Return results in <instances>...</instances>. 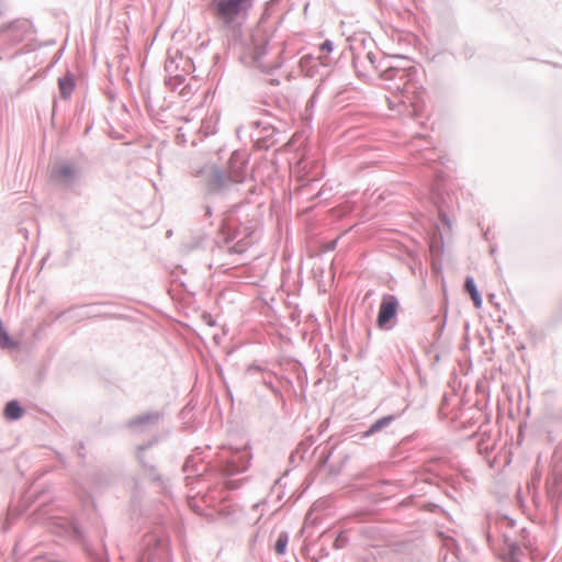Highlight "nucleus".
<instances>
[{"label": "nucleus", "instance_id": "nucleus-63", "mask_svg": "<svg viewBox=\"0 0 562 562\" xmlns=\"http://www.w3.org/2000/svg\"><path fill=\"white\" fill-rule=\"evenodd\" d=\"M272 82H273L274 85H279V80H278V79H274Z\"/></svg>", "mask_w": 562, "mask_h": 562}, {"label": "nucleus", "instance_id": "nucleus-29", "mask_svg": "<svg viewBox=\"0 0 562 562\" xmlns=\"http://www.w3.org/2000/svg\"><path fill=\"white\" fill-rule=\"evenodd\" d=\"M220 116L216 113H213L209 119L204 120L202 123V130L206 136L214 135L216 133L215 126L212 125V122L215 124L218 122Z\"/></svg>", "mask_w": 562, "mask_h": 562}, {"label": "nucleus", "instance_id": "nucleus-49", "mask_svg": "<svg viewBox=\"0 0 562 562\" xmlns=\"http://www.w3.org/2000/svg\"><path fill=\"white\" fill-rule=\"evenodd\" d=\"M319 552H321V557H322V558H325V557H328V555H329V551H328V549H327V548H325V547H322V548H321V550H319Z\"/></svg>", "mask_w": 562, "mask_h": 562}, {"label": "nucleus", "instance_id": "nucleus-22", "mask_svg": "<svg viewBox=\"0 0 562 562\" xmlns=\"http://www.w3.org/2000/svg\"><path fill=\"white\" fill-rule=\"evenodd\" d=\"M317 60H319L323 66H329L331 64V60L326 56L314 57L311 54L302 56L300 64L303 68H307L310 76H314V74L317 71Z\"/></svg>", "mask_w": 562, "mask_h": 562}, {"label": "nucleus", "instance_id": "nucleus-25", "mask_svg": "<svg viewBox=\"0 0 562 562\" xmlns=\"http://www.w3.org/2000/svg\"><path fill=\"white\" fill-rule=\"evenodd\" d=\"M440 312L442 313V316L438 324L436 325V329L432 333V338L435 341H439L442 337V334L445 331L446 325H447V318H448V299L445 297Z\"/></svg>", "mask_w": 562, "mask_h": 562}, {"label": "nucleus", "instance_id": "nucleus-50", "mask_svg": "<svg viewBox=\"0 0 562 562\" xmlns=\"http://www.w3.org/2000/svg\"><path fill=\"white\" fill-rule=\"evenodd\" d=\"M56 108H57V99L54 98L53 100V111H52V119L54 120L55 115H56Z\"/></svg>", "mask_w": 562, "mask_h": 562}, {"label": "nucleus", "instance_id": "nucleus-14", "mask_svg": "<svg viewBox=\"0 0 562 562\" xmlns=\"http://www.w3.org/2000/svg\"><path fill=\"white\" fill-rule=\"evenodd\" d=\"M502 542V555L504 562H521V557L525 554L524 546L507 532H503Z\"/></svg>", "mask_w": 562, "mask_h": 562}, {"label": "nucleus", "instance_id": "nucleus-44", "mask_svg": "<svg viewBox=\"0 0 562 562\" xmlns=\"http://www.w3.org/2000/svg\"><path fill=\"white\" fill-rule=\"evenodd\" d=\"M281 383H282V386L283 387H286L288 390H292L293 392H295L294 390V385H293V382L291 379L289 378H282L281 379Z\"/></svg>", "mask_w": 562, "mask_h": 562}, {"label": "nucleus", "instance_id": "nucleus-10", "mask_svg": "<svg viewBox=\"0 0 562 562\" xmlns=\"http://www.w3.org/2000/svg\"><path fill=\"white\" fill-rule=\"evenodd\" d=\"M109 304H111V303L110 302H95V303H90V304L72 305V306L68 307L67 310H65L64 312H61L57 316V319L65 315H69L70 318H76L77 321H82V319L92 318V317H104V318L121 317L120 315H115V314L101 313L98 310L99 306L109 305Z\"/></svg>", "mask_w": 562, "mask_h": 562}, {"label": "nucleus", "instance_id": "nucleus-3", "mask_svg": "<svg viewBox=\"0 0 562 562\" xmlns=\"http://www.w3.org/2000/svg\"><path fill=\"white\" fill-rule=\"evenodd\" d=\"M37 30L32 20L18 18L0 24V54L16 47L27 41L11 57L22 56L35 52L42 45L35 38Z\"/></svg>", "mask_w": 562, "mask_h": 562}, {"label": "nucleus", "instance_id": "nucleus-48", "mask_svg": "<svg viewBox=\"0 0 562 562\" xmlns=\"http://www.w3.org/2000/svg\"><path fill=\"white\" fill-rule=\"evenodd\" d=\"M496 295L494 293L488 294V302L499 307L498 303H495Z\"/></svg>", "mask_w": 562, "mask_h": 562}, {"label": "nucleus", "instance_id": "nucleus-64", "mask_svg": "<svg viewBox=\"0 0 562 562\" xmlns=\"http://www.w3.org/2000/svg\"><path fill=\"white\" fill-rule=\"evenodd\" d=\"M222 151H223V149H222V148H220V149L217 150V155H220Z\"/></svg>", "mask_w": 562, "mask_h": 562}, {"label": "nucleus", "instance_id": "nucleus-46", "mask_svg": "<svg viewBox=\"0 0 562 562\" xmlns=\"http://www.w3.org/2000/svg\"><path fill=\"white\" fill-rule=\"evenodd\" d=\"M63 52H64V48H60L54 56L53 60H52V66H54L61 57L63 55Z\"/></svg>", "mask_w": 562, "mask_h": 562}, {"label": "nucleus", "instance_id": "nucleus-8", "mask_svg": "<svg viewBox=\"0 0 562 562\" xmlns=\"http://www.w3.org/2000/svg\"><path fill=\"white\" fill-rule=\"evenodd\" d=\"M80 167L72 160H61L56 164L52 171V181L64 190L74 191L80 180Z\"/></svg>", "mask_w": 562, "mask_h": 562}, {"label": "nucleus", "instance_id": "nucleus-11", "mask_svg": "<svg viewBox=\"0 0 562 562\" xmlns=\"http://www.w3.org/2000/svg\"><path fill=\"white\" fill-rule=\"evenodd\" d=\"M249 155L244 149H235L224 165L225 171L240 184L246 181Z\"/></svg>", "mask_w": 562, "mask_h": 562}, {"label": "nucleus", "instance_id": "nucleus-36", "mask_svg": "<svg viewBox=\"0 0 562 562\" xmlns=\"http://www.w3.org/2000/svg\"><path fill=\"white\" fill-rule=\"evenodd\" d=\"M135 457H136L137 462L142 467L143 471L147 468V465H150L153 463L151 461H149L146 458L145 450H137L136 449Z\"/></svg>", "mask_w": 562, "mask_h": 562}, {"label": "nucleus", "instance_id": "nucleus-54", "mask_svg": "<svg viewBox=\"0 0 562 562\" xmlns=\"http://www.w3.org/2000/svg\"><path fill=\"white\" fill-rule=\"evenodd\" d=\"M238 206H239L238 204L233 205V206H232V209H231V212H232V213L236 212V210L238 209Z\"/></svg>", "mask_w": 562, "mask_h": 562}, {"label": "nucleus", "instance_id": "nucleus-38", "mask_svg": "<svg viewBox=\"0 0 562 562\" xmlns=\"http://www.w3.org/2000/svg\"><path fill=\"white\" fill-rule=\"evenodd\" d=\"M265 386L271 391V393L279 400L283 401V394L282 392L273 384L272 381L265 380L263 381Z\"/></svg>", "mask_w": 562, "mask_h": 562}, {"label": "nucleus", "instance_id": "nucleus-9", "mask_svg": "<svg viewBox=\"0 0 562 562\" xmlns=\"http://www.w3.org/2000/svg\"><path fill=\"white\" fill-rule=\"evenodd\" d=\"M400 311V301L396 295L384 293L382 295L375 326L380 330L389 331L397 324V316Z\"/></svg>", "mask_w": 562, "mask_h": 562}, {"label": "nucleus", "instance_id": "nucleus-2", "mask_svg": "<svg viewBox=\"0 0 562 562\" xmlns=\"http://www.w3.org/2000/svg\"><path fill=\"white\" fill-rule=\"evenodd\" d=\"M254 2L255 0H210L209 10L220 29L237 42L243 37V26L248 20Z\"/></svg>", "mask_w": 562, "mask_h": 562}, {"label": "nucleus", "instance_id": "nucleus-60", "mask_svg": "<svg viewBox=\"0 0 562 562\" xmlns=\"http://www.w3.org/2000/svg\"><path fill=\"white\" fill-rule=\"evenodd\" d=\"M91 127H92L91 125H90V126H88V127L86 128V131H85V134H88V133H89V131L91 130Z\"/></svg>", "mask_w": 562, "mask_h": 562}, {"label": "nucleus", "instance_id": "nucleus-57", "mask_svg": "<svg viewBox=\"0 0 562 562\" xmlns=\"http://www.w3.org/2000/svg\"><path fill=\"white\" fill-rule=\"evenodd\" d=\"M524 349H525V345L524 344H521L520 346L517 347V350H519V351L524 350Z\"/></svg>", "mask_w": 562, "mask_h": 562}, {"label": "nucleus", "instance_id": "nucleus-35", "mask_svg": "<svg viewBox=\"0 0 562 562\" xmlns=\"http://www.w3.org/2000/svg\"><path fill=\"white\" fill-rule=\"evenodd\" d=\"M347 460H348V456H345L339 464H334V463L330 464L329 468H328L329 474L333 475V476L339 475L341 470H342V468H344V465H345V463L347 462Z\"/></svg>", "mask_w": 562, "mask_h": 562}, {"label": "nucleus", "instance_id": "nucleus-33", "mask_svg": "<svg viewBox=\"0 0 562 562\" xmlns=\"http://www.w3.org/2000/svg\"><path fill=\"white\" fill-rule=\"evenodd\" d=\"M251 125L256 128H262L266 133V136H271L276 132V127L271 124H263L260 120H256L251 123Z\"/></svg>", "mask_w": 562, "mask_h": 562}, {"label": "nucleus", "instance_id": "nucleus-15", "mask_svg": "<svg viewBox=\"0 0 562 562\" xmlns=\"http://www.w3.org/2000/svg\"><path fill=\"white\" fill-rule=\"evenodd\" d=\"M164 414L160 412H145L126 422L125 427L132 431H145L158 424Z\"/></svg>", "mask_w": 562, "mask_h": 562}, {"label": "nucleus", "instance_id": "nucleus-17", "mask_svg": "<svg viewBox=\"0 0 562 562\" xmlns=\"http://www.w3.org/2000/svg\"><path fill=\"white\" fill-rule=\"evenodd\" d=\"M398 417H400L398 414H389V415L382 416V417L378 418L376 420H374L373 423H371L367 427L366 430L356 434L355 437H358L359 440L369 438V437L382 431L383 429L387 428Z\"/></svg>", "mask_w": 562, "mask_h": 562}, {"label": "nucleus", "instance_id": "nucleus-40", "mask_svg": "<svg viewBox=\"0 0 562 562\" xmlns=\"http://www.w3.org/2000/svg\"><path fill=\"white\" fill-rule=\"evenodd\" d=\"M424 509L429 513H432V514H437V513L445 514L446 513L445 509L440 505L432 503V502L425 503Z\"/></svg>", "mask_w": 562, "mask_h": 562}, {"label": "nucleus", "instance_id": "nucleus-23", "mask_svg": "<svg viewBox=\"0 0 562 562\" xmlns=\"http://www.w3.org/2000/svg\"><path fill=\"white\" fill-rule=\"evenodd\" d=\"M290 368L293 374L295 375L296 382L302 389H305L308 384L307 372L303 367L302 362L296 359H292L290 362Z\"/></svg>", "mask_w": 562, "mask_h": 562}, {"label": "nucleus", "instance_id": "nucleus-61", "mask_svg": "<svg viewBox=\"0 0 562 562\" xmlns=\"http://www.w3.org/2000/svg\"><path fill=\"white\" fill-rule=\"evenodd\" d=\"M171 234H172V231H171V229H169V231L167 232V236H171Z\"/></svg>", "mask_w": 562, "mask_h": 562}, {"label": "nucleus", "instance_id": "nucleus-5", "mask_svg": "<svg viewBox=\"0 0 562 562\" xmlns=\"http://www.w3.org/2000/svg\"><path fill=\"white\" fill-rule=\"evenodd\" d=\"M63 529L67 536L80 544L81 550L91 562H110L108 547L105 543V536L108 533L106 527L103 521L95 526V532L100 538L102 550L98 551L90 541L86 529L81 526L77 518L67 519Z\"/></svg>", "mask_w": 562, "mask_h": 562}, {"label": "nucleus", "instance_id": "nucleus-6", "mask_svg": "<svg viewBox=\"0 0 562 562\" xmlns=\"http://www.w3.org/2000/svg\"><path fill=\"white\" fill-rule=\"evenodd\" d=\"M254 233L252 227L244 226L239 220L223 222L218 227V234L222 236V240H214V247L222 249L223 245L231 244L239 235L244 234V236L228 249L229 254H243L251 244Z\"/></svg>", "mask_w": 562, "mask_h": 562}, {"label": "nucleus", "instance_id": "nucleus-59", "mask_svg": "<svg viewBox=\"0 0 562 562\" xmlns=\"http://www.w3.org/2000/svg\"><path fill=\"white\" fill-rule=\"evenodd\" d=\"M464 328H465V330H469L470 324L468 322L464 324Z\"/></svg>", "mask_w": 562, "mask_h": 562}, {"label": "nucleus", "instance_id": "nucleus-37", "mask_svg": "<svg viewBox=\"0 0 562 562\" xmlns=\"http://www.w3.org/2000/svg\"><path fill=\"white\" fill-rule=\"evenodd\" d=\"M366 60L371 65V67L375 70L380 69L383 65V61H379L376 60V56L373 52H368L366 54Z\"/></svg>", "mask_w": 562, "mask_h": 562}, {"label": "nucleus", "instance_id": "nucleus-24", "mask_svg": "<svg viewBox=\"0 0 562 562\" xmlns=\"http://www.w3.org/2000/svg\"><path fill=\"white\" fill-rule=\"evenodd\" d=\"M205 239H206V234H200V235L192 236L189 240H186L181 244V251L183 254H189L196 249L204 248Z\"/></svg>", "mask_w": 562, "mask_h": 562}, {"label": "nucleus", "instance_id": "nucleus-62", "mask_svg": "<svg viewBox=\"0 0 562 562\" xmlns=\"http://www.w3.org/2000/svg\"><path fill=\"white\" fill-rule=\"evenodd\" d=\"M506 329H507V331L512 330V326H510V325H507V326H506Z\"/></svg>", "mask_w": 562, "mask_h": 562}, {"label": "nucleus", "instance_id": "nucleus-30", "mask_svg": "<svg viewBox=\"0 0 562 562\" xmlns=\"http://www.w3.org/2000/svg\"><path fill=\"white\" fill-rule=\"evenodd\" d=\"M333 536V548L336 550L345 548L349 542V539L345 531H337Z\"/></svg>", "mask_w": 562, "mask_h": 562}, {"label": "nucleus", "instance_id": "nucleus-20", "mask_svg": "<svg viewBox=\"0 0 562 562\" xmlns=\"http://www.w3.org/2000/svg\"><path fill=\"white\" fill-rule=\"evenodd\" d=\"M25 408L22 406L19 400H10L4 404L3 417L8 422H16L23 417Z\"/></svg>", "mask_w": 562, "mask_h": 562}, {"label": "nucleus", "instance_id": "nucleus-45", "mask_svg": "<svg viewBox=\"0 0 562 562\" xmlns=\"http://www.w3.org/2000/svg\"><path fill=\"white\" fill-rule=\"evenodd\" d=\"M212 215H213V209H212V206H211V205H209V204H207V205H205V206H204V217H206V218H211V217H212Z\"/></svg>", "mask_w": 562, "mask_h": 562}, {"label": "nucleus", "instance_id": "nucleus-39", "mask_svg": "<svg viewBox=\"0 0 562 562\" xmlns=\"http://www.w3.org/2000/svg\"><path fill=\"white\" fill-rule=\"evenodd\" d=\"M465 60L471 59L475 55V48L469 44H464L460 53Z\"/></svg>", "mask_w": 562, "mask_h": 562}, {"label": "nucleus", "instance_id": "nucleus-32", "mask_svg": "<svg viewBox=\"0 0 562 562\" xmlns=\"http://www.w3.org/2000/svg\"><path fill=\"white\" fill-rule=\"evenodd\" d=\"M333 454V451L330 449H323L318 456L317 464L319 468H324L329 462V459Z\"/></svg>", "mask_w": 562, "mask_h": 562}, {"label": "nucleus", "instance_id": "nucleus-42", "mask_svg": "<svg viewBox=\"0 0 562 562\" xmlns=\"http://www.w3.org/2000/svg\"><path fill=\"white\" fill-rule=\"evenodd\" d=\"M493 448H494V446L493 445L492 446L488 445L487 440L484 437H482L480 439V441H479V449H480L481 452L490 453V452H492Z\"/></svg>", "mask_w": 562, "mask_h": 562}, {"label": "nucleus", "instance_id": "nucleus-28", "mask_svg": "<svg viewBox=\"0 0 562 562\" xmlns=\"http://www.w3.org/2000/svg\"><path fill=\"white\" fill-rule=\"evenodd\" d=\"M515 539H517L524 546L526 551L530 553L532 552L533 543L530 537V532L526 527L519 529V531L517 532V537Z\"/></svg>", "mask_w": 562, "mask_h": 562}, {"label": "nucleus", "instance_id": "nucleus-34", "mask_svg": "<svg viewBox=\"0 0 562 562\" xmlns=\"http://www.w3.org/2000/svg\"><path fill=\"white\" fill-rule=\"evenodd\" d=\"M318 48H319V52H321V53H324V54H325L324 56H326L327 58H329V57H328V55L334 50L335 45H334V42H333L331 40L326 38L324 42H322V43L319 44V47H318Z\"/></svg>", "mask_w": 562, "mask_h": 562}, {"label": "nucleus", "instance_id": "nucleus-18", "mask_svg": "<svg viewBox=\"0 0 562 562\" xmlns=\"http://www.w3.org/2000/svg\"><path fill=\"white\" fill-rule=\"evenodd\" d=\"M195 406L196 402L192 398L183 406V408L179 413V419L181 420V429L184 431L192 432L196 429L193 419V411Z\"/></svg>", "mask_w": 562, "mask_h": 562}, {"label": "nucleus", "instance_id": "nucleus-21", "mask_svg": "<svg viewBox=\"0 0 562 562\" xmlns=\"http://www.w3.org/2000/svg\"><path fill=\"white\" fill-rule=\"evenodd\" d=\"M463 290H464V292H467L470 295L474 307L481 308L483 305V299H482V295L477 289V285H476L473 277H471V276L465 277Z\"/></svg>", "mask_w": 562, "mask_h": 562}, {"label": "nucleus", "instance_id": "nucleus-27", "mask_svg": "<svg viewBox=\"0 0 562 562\" xmlns=\"http://www.w3.org/2000/svg\"><path fill=\"white\" fill-rule=\"evenodd\" d=\"M143 472L157 486H165L164 477L159 473L154 462L150 465H147Z\"/></svg>", "mask_w": 562, "mask_h": 562}, {"label": "nucleus", "instance_id": "nucleus-55", "mask_svg": "<svg viewBox=\"0 0 562 562\" xmlns=\"http://www.w3.org/2000/svg\"><path fill=\"white\" fill-rule=\"evenodd\" d=\"M311 562H319V558L314 555L311 558Z\"/></svg>", "mask_w": 562, "mask_h": 562}, {"label": "nucleus", "instance_id": "nucleus-51", "mask_svg": "<svg viewBox=\"0 0 562 562\" xmlns=\"http://www.w3.org/2000/svg\"><path fill=\"white\" fill-rule=\"evenodd\" d=\"M106 97H108V99H109V100L114 101V99H115V93H114V92H112V91H109V92H106Z\"/></svg>", "mask_w": 562, "mask_h": 562}, {"label": "nucleus", "instance_id": "nucleus-43", "mask_svg": "<svg viewBox=\"0 0 562 562\" xmlns=\"http://www.w3.org/2000/svg\"><path fill=\"white\" fill-rule=\"evenodd\" d=\"M159 441V438L156 436V437H153L151 439H149L147 442H144L142 445H138L137 446V450H148L149 448H151L154 445H156L157 442Z\"/></svg>", "mask_w": 562, "mask_h": 562}, {"label": "nucleus", "instance_id": "nucleus-31", "mask_svg": "<svg viewBox=\"0 0 562 562\" xmlns=\"http://www.w3.org/2000/svg\"><path fill=\"white\" fill-rule=\"evenodd\" d=\"M495 522L499 527L508 529H513L516 526V520L505 514L497 515V517L495 518Z\"/></svg>", "mask_w": 562, "mask_h": 562}, {"label": "nucleus", "instance_id": "nucleus-52", "mask_svg": "<svg viewBox=\"0 0 562 562\" xmlns=\"http://www.w3.org/2000/svg\"><path fill=\"white\" fill-rule=\"evenodd\" d=\"M357 61H358V57H357V55L353 54L352 64H353L355 68H357Z\"/></svg>", "mask_w": 562, "mask_h": 562}, {"label": "nucleus", "instance_id": "nucleus-13", "mask_svg": "<svg viewBox=\"0 0 562 562\" xmlns=\"http://www.w3.org/2000/svg\"><path fill=\"white\" fill-rule=\"evenodd\" d=\"M426 480L440 487L448 497L456 499L454 493L458 491V485L461 484L459 477L430 470Z\"/></svg>", "mask_w": 562, "mask_h": 562}, {"label": "nucleus", "instance_id": "nucleus-53", "mask_svg": "<svg viewBox=\"0 0 562 562\" xmlns=\"http://www.w3.org/2000/svg\"><path fill=\"white\" fill-rule=\"evenodd\" d=\"M486 540H487V542H488L490 544H492V542H493V537H492L490 533H487V535H486Z\"/></svg>", "mask_w": 562, "mask_h": 562}, {"label": "nucleus", "instance_id": "nucleus-12", "mask_svg": "<svg viewBox=\"0 0 562 562\" xmlns=\"http://www.w3.org/2000/svg\"><path fill=\"white\" fill-rule=\"evenodd\" d=\"M405 72L398 77L382 75V78L392 81L394 88L403 91V93H414L418 89L417 68L416 66H411Z\"/></svg>", "mask_w": 562, "mask_h": 562}, {"label": "nucleus", "instance_id": "nucleus-16", "mask_svg": "<svg viewBox=\"0 0 562 562\" xmlns=\"http://www.w3.org/2000/svg\"><path fill=\"white\" fill-rule=\"evenodd\" d=\"M391 61L382 69V75L386 76H402L412 65V60L404 55L389 56Z\"/></svg>", "mask_w": 562, "mask_h": 562}, {"label": "nucleus", "instance_id": "nucleus-4", "mask_svg": "<svg viewBox=\"0 0 562 562\" xmlns=\"http://www.w3.org/2000/svg\"><path fill=\"white\" fill-rule=\"evenodd\" d=\"M192 176L201 179L204 193L214 199L227 200L239 191L240 183L224 167L213 161L193 168Z\"/></svg>", "mask_w": 562, "mask_h": 562}, {"label": "nucleus", "instance_id": "nucleus-41", "mask_svg": "<svg viewBox=\"0 0 562 562\" xmlns=\"http://www.w3.org/2000/svg\"><path fill=\"white\" fill-rule=\"evenodd\" d=\"M76 454L81 459H86V446L83 441H79L74 446Z\"/></svg>", "mask_w": 562, "mask_h": 562}, {"label": "nucleus", "instance_id": "nucleus-19", "mask_svg": "<svg viewBox=\"0 0 562 562\" xmlns=\"http://www.w3.org/2000/svg\"><path fill=\"white\" fill-rule=\"evenodd\" d=\"M77 81L75 75L67 70L66 74L58 78L59 95L63 100H68L76 89Z\"/></svg>", "mask_w": 562, "mask_h": 562}, {"label": "nucleus", "instance_id": "nucleus-58", "mask_svg": "<svg viewBox=\"0 0 562 562\" xmlns=\"http://www.w3.org/2000/svg\"><path fill=\"white\" fill-rule=\"evenodd\" d=\"M549 64H550V65H552V66H553V67H555V68L561 67V66H560L559 64H557V63H549Z\"/></svg>", "mask_w": 562, "mask_h": 562}, {"label": "nucleus", "instance_id": "nucleus-47", "mask_svg": "<svg viewBox=\"0 0 562 562\" xmlns=\"http://www.w3.org/2000/svg\"><path fill=\"white\" fill-rule=\"evenodd\" d=\"M316 98H317L316 93H313V95L308 99L306 105L313 108L316 102Z\"/></svg>", "mask_w": 562, "mask_h": 562}, {"label": "nucleus", "instance_id": "nucleus-26", "mask_svg": "<svg viewBox=\"0 0 562 562\" xmlns=\"http://www.w3.org/2000/svg\"><path fill=\"white\" fill-rule=\"evenodd\" d=\"M289 532L280 531L273 544V550L278 555H284L289 543Z\"/></svg>", "mask_w": 562, "mask_h": 562}, {"label": "nucleus", "instance_id": "nucleus-1", "mask_svg": "<svg viewBox=\"0 0 562 562\" xmlns=\"http://www.w3.org/2000/svg\"><path fill=\"white\" fill-rule=\"evenodd\" d=\"M202 453L203 448L195 447L182 465L183 472H194V475L186 476L187 485L191 490H193L195 481H206L215 487L222 485L226 490H236L240 484L232 480V476L246 472L252 459L251 448L248 445L223 447L215 458L203 465L200 471L199 464L203 461Z\"/></svg>", "mask_w": 562, "mask_h": 562}, {"label": "nucleus", "instance_id": "nucleus-7", "mask_svg": "<svg viewBox=\"0 0 562 562\" xmlns=\"http://www.w3.org/2000/svg\"><path fill=\"white\" fill-rule=\"evenodd\" d=\"M267 19L266 16H261L258 21L256 29L250 34V63L251 66L258 68L261 72L271 75L278 66H266L262 64V58L268 53V46L270 43V34L269 31L265 27ZM281 65H279L280 67Z\"/></svg>", "mask_w": 562, "mask_h": 562}, {"label": "nucleus", "instance_id": "nucleus-56", "mask_svg": "<svg viewBox=\"0 0 562 562\" xmlns=\"http://www.w3.org/2000/svg\"><path fill=\"white\" fill-rule=\"evenodd\" d=\"M177 79H178L180 82H183V81H184V77H182V76H177Z\"/></svg>", "mask_w": 562, "mask_h": 562}]
</instances>
